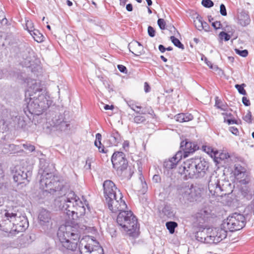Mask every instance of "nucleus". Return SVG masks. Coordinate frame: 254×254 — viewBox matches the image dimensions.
Here are the masks:
<instances>
[{
  "label": "nucleus",
  "mask_w": 254,
  "mask_h": 254,
  "mask_svg": "<svg viewBox=\"0 0 254 254\" xmlns=\"http://www.w3.org/2000/svg\"><path fill=\"white\" fill-rule=\"evenodd\" d=\"M39 82L35 80L28 82V88L25 92V102L27 111L31 114L39 115L47 110L52 103L49 96L41 93Z\"/></svg>",
  "instance_id": "f257e3e1"
},
{
  "label": "nucleus",
  "mask_w": 254,
  "mask_h": 254,
  "mask_svg": "<svg viewBox=\"0 0 254 254\" xmlns=\"http://www.w3.org/2000/svg\"><path fill=\"white\" fill-rule=\"evenodd\" d=\"M72 225H62L59 229L57 235L63 252H75L78 247L80 235L84 233L87 227L78 223L71 222Z\"/></svg>",
  "instance_id": "f03ea898"
},
{
  "label": "nucleus",
  "mask_w": 254,
  "mask_h": 254,
  "mask_svg": "<svg viewBox=\"0 0 254 254\" xmlns=\"http://www.w3.org/2000/svg\"><path fill=\"white\" fill-rule=\"evenodd\" d=\"M27 219L23 216L18 215L16 210L9 208L0 212V230L5 232H20L28 227Z\"/></svg>",
  "instance_id": "7ed1b4c3"
},
{
  "label": "nucleus",
  "mask_w": 254,
  "mask_h": 254,
  "mask_svg": "<svg viewBox=\"0 0 254 254\" xmlns=\"http://www.w3.org/2000/svg\"><path fill=\"white\" fill-rule=\"evenodd\" d=\"M60 207L68 216L71 223L75 222L78 216L83 215L85 208L83 202L74 192L70 191L61 198Z\"/></svg>",
  "instance_id": "20e7f679"
},
{
  "label": "nucleus",
  "mask_w": 254,
  "mask_h": 254,
  "mask_svg": "<svg viewBox=\"0 0 254 254\" xmlns=\"http://www.w3.org/2000/svg\"><path fill=\"white\" fill-rule=\"evenodd\" d=\"M38 174L40 175V187L44 191L54 194L62 190L64 183L59 176L46 168H41Z\"/></svg>",
  "instance_id": "39448f33"
},
{
  "label": "nucleus",
  "mask_w": 254,
  "mask_h": 254,
  "mask_svg": "<svg viewBox=\"0 0 254 254\" xmlns=\"http://www.w3.org/2000/svg\"><path fill=\"white\" fill-rule=\"evenodd\" d=\"M117 222L122 231L132 236L138 229L137 218L131 211H121L117 216Z\"/></svg>",
  "instance_id": "423d86ee"
},
{
  "label": "nucleus",
  "mask_w": 254,
  "mask_h": 254,
  "mask_svg": "<svg viewBox=\"0 0 254 254\" xmlns=\"http://www.w3.org/2000/svg\"><path fill=\"white\" fill-rule=\"evenodd\" d=\"M246 224V219L244 215L234 213L223 221L221 226L231 232H233L242 229Z\"/></svg>",
  "instance_id": "0eeeda50"
},
{
  "label": "nucleus",
  "mask_w": 254,
  "mask_h": 254,
  "mask_svg": "<svg viewBox=\"0 0 254 254\" xmlns=\"http://www.w3.org/2000/svg\"><path fill=\"white\" fill-rule=\"evenodd\" d=\"M227 229L221 226V228H215L207 230V232L210 235L206 237H200L199 239L198 233H197V239L202 242L208 244H217L226 238L227 235Z\"/></svg>",
  "instance_id": "6e6552de"
},
{
  "label": "nucleus",
  "mask_w": 254,
  "mask_h": 254,
  "mask_svg": "<svg viewBox=\"0 0 254 254\" xmlns=\"http://www.w3.org/2000/svg\"><path fill=\"white\" fill-rule=\"evenodd\" d=\"M111 161L113 168L116 170L119 176L127 177V171L128 166L127 160L125 154L122 152H115L112 156Z\"/></svg>",
  "instance_id": "1a4fd4ad"
},
{
  "label": "nucleus",
  "mask_w": 254,
  "mask_h": 254,
  "mask_svg": "<svg viewBox=\"0 0 254 254\" xmlns=\"http://www.w3.org/2000/svg\"><path fill=\"white\" fill-rule=\"evenodd\" d=\"M195 166L193 158L188 159L179 167L178 172L181 175H183V178L186 180L190 178H199V176L197 175L196 172Z\"/></svg>",
  "instance_id": "9d476101"
},
{
  "label": "nucleus",
  "mask_w": 254,
  "mask_h": 254,
  "mask_svg": "<svg viewBox=\"0 0 254 254\" xmlns=\"http://www.w3.org/2000/svg\"><path fill=\"white\" fill-rule=\"evenodd\" d=\"M117 196L115 198L111 197L105 200L109 209L113 213L121 212L127 208V205L124 200L123 199V194L120 191H118Z\"/></svg>",
  "instance_id": "9b49d317"
},
{
  "label": "nucleus",
  "mask_w": 254,
  "mask_h": 254,
  "mask_svg": "<svg viewBox=\"0 0 254 254\" xmlns=\"http://www.w3.org/2000/svg\"><path fill=\"white\" fill-rule=\"evenodd\" d=\"M78 248L80 254H104L103 249L99 243L92 239L84 246L80 243Z\"/></svg>",
  "instance_id": "f8f14e48"
},
{
  "label": "nucleus",
  "mask_w": 254,
  "mask_h": 254,
  "mask_svg": "<svg viewBox=\"0 0 254 254\" xmlns=\"http://www.w3.org/2000/svg\"><path fill=\"white\" fill-rule=\"evenodd\" d=\"M50 124L54 130L60 131H65L69 127V124L65 120L64 115L59 113L53 114Z\"/></svg>",
  "instance_id": "ddd939ff"
},
{
  "label": "nucleus",
  "mask_w": 254,
  "mask_h": 254,
  "mask_svg": "<svg viewBox=\"0 0 254 254\" xmlns=\"http://www.w3.org/2000/svg\"><path fill=\"white\" fill-rule=\"evenodd\" d=\"M13 171L14 181L17 183L18 184H24L26 185V183L29 182L28 174L30 175L31 173L27 171L25 167L17 166L14 168Z\"/></svg>",
  "instance_id": "4468645a"
},
{
  "label": "nucleus",
  "mask_w": 254,
  "mask_h": 254,
  "mask_svg": "<svg viewBox=\"0 0 254 254\" xmlns=\"http://www.w3.org/2000/svg\"><path fill=\"white\" fill-rule=\"evenodd\" d=\"M38 220L42 228L45 232H49L53 228V222L50 212L44 209L40 211Z\"/></svg>",
  "instance_id": "2eb2a0df"
},
{
  "label": "nucleus",
  "mask_w": 254,
  "mask_h": 254,
  "mask_svg": "<svg viewBox=\"0 0 254 254\" xmlns=\"http://www.w3.org/2000/svg\"><path fill=\"white\" fill-rule=\"evenodd\" d=\"M236 179L241 184H248L250 180L248 177L245 168L242 167L240 164H236L233 171Z\"/></svg>",
  "instance_id": "dca6fc26"
},
{
  "label": "nucleus",
  "mask_w": 254,
  "mask_h": 254,
  "mask_svg": "<svg viewBox=\"0 0 254 254\" xmlns=\"http://www.w3.org/2000/svg\"><path fill=\"white\" fill-rule=\"evenodd\" d=\"M16 114L15 113H12V114L10 115L11 121L8 123L5 121L4 124H6L7 127H13L15 129H24L27 125L24 118Z\"/></svg>",
  "instance_id": "f3484780"
},
{
  "label": "nucleus",
  "mask_w": 254,
  "mask_h": 254,
  "mask_svg": "<svg viewBox=\"0 0 254 254\" xmlns=\"http://www.w3.org/2000/svg\"><path fill=\"white\" fill-rule=\"evenodd\" d=\"M208 188L210 194L214 196H222L223 190L219 185V180L216 177H211L208 182Z\"/></svg>",
  "instance_id": "a211bd4d"
},
{
  "label": "nucleus",
  "mask_w": 254,
  "mask_h": 254,
  "mask_svg": "<svg viewBox=\"0 0 254 254\" xmlns=\"http://www.w3.org/2000/svg\"><path fill=\"white\" fill-rule=\"evenodd\" d=\"M104 194L105 200L111 197H116L120 191L116 187L115 184L111 180H106L103 183Z\"/></svg>",
  "instance_id": "6ab92c4d"
},
{
  "label": "nucleus",
  "mask_w": 254,
  "mask_h": 254,
  "mask_svg": "<svg viewBox=\"0 0 254 254\" xmlns=\"http://www.w3.org/2000/svg\"><path fill=\"white\" fill-rule=\"evenodd\" d=\"M193 162L196 165L195 169L197 175L199 178L204 176L206 171L208 168V163L201 158L195 157L193 158Z\"/></svg>",
  "instance_id": "aec40b11"
},
{
  "label": "nucleus",
  "mask_w": 254,
  "mask_h": 254,
  "mask_svg": "<svg viewBox=\"0 0 254 254\" xmlns=\"http://www.w3.org/2000/svg\"><path fill=\"white\" fill-rule=\"evenodd\" d=\"M180 147L183 151H182L183 157L185 158L199 148L196 143L188 141L187 140L181 142Z\"/></svg>",
  "instance_id": "412c9836"
},
{
  "label": "nucleus",
  "mask_w": 254,
  "mask_h": 254,
  "mask_svg": "<svg viewBox=\"0 0 254 254\" xmlns=\"http://www.w3.org/2000/svg\"><path fill=\"white\" fill-rule=\"evenodd\" d=\"M23 61H21L22 66L30 67L33 65L35 59L34 53L30 48H26L21 53Z\"/></svg>",
  "instance_id": "4be33fe9"
},
{
  "label": "nucleus",
  "mask_w": 254,
  "mask_h": 254,
  "mask_svg": "<svg viewBox=\"0 0 254 254\" xmlns=\"http://www.w3.org/2000/svg\"><path fill=\"white\" fill-rule=\"evenodd\" d=\"M183 158L182 151H178L175 155L168 160H166L163 163L164 168L167 169H172L176 167L178 163Z\"/></svg>",
  "instance_id": "5701e85b"
},
{
  "label": "nucleus",
  "mask_w": 254,
  "mask_h": 254,
  "mask_svg": "<svg viewBox=\"0 0 254 254\" xmlns=\"http://www.w3.org/2000/svg\"><path fill=\"white\" fill-rule=\"evenodd\" d=\"M190 187L189 186H180L177 190V193L180 199L183 200H188L190 194Z\"/></svg>",
  "instance_id": "b1692460"
},
{
  "label": "nucleus",
  "mask_w": 254,
  "mask_h": 254,
  "mask_svg": "<svg viewBox=\"0 0 254 254\" xmlns=\"http://www.w3.org/2000/svg\"><path fill=\"white\" fill-rule=\"evenodd\" d=\"M190 191H191V192H190V197H189V201L193 202L196 201L200 197L201 193L199 188L193 187V185H191L190 186Z\"/></svg>",
  "instance_id": "393cba45"
},
{
  "label": "nucleus",
  "mask_w": 254,
  "mask_h": 254,
  "mask_svg": "<svg viewBox=\"0 0 254 254\" xmlns=\"http://www.w3.org/2000/svg\"><path fill=\"white\" fill-rule=\"evenodd\" d=\"M238 23L242 26L248 25L251 19L248 13L245 11H242L238 15Z\"/></svg>",
  "instance_id": "a878e982"
},
{
  "label": "nucleus",
  "mask_w": 254,
  "mask_h": 254,
  "mask_svg": "<svg viewBox=\"0 0 254 254\" xmlns=\"http://www.w3.org/2000/svg\"><path fill=\"white\" fill-rule=\"evenodd\" d=\"M131 47L132 51L129 49L130 52L136 56H139L143 53V47L140 43L137 41H135L134 43H132Z\"/></svg>",
  "instance_id": "bb28decb"
},
{
  "label": "nucleus",
  "mask_w": 254,
  "mask_h": 254,
  "mask_svg": "<svg viewBox=\"0 0 254 254\" xmlns=\"http://www.w3.org/2000/svg\"><path fill=\"white\" fill-rule=\"evenodd\" d=\"M176 120L180 123L191 121L193 119V116L189 113H180L175 116Z\"/></svg>",
  "instance_id": "cd10ccee"
},
{
  "label": "nucleus",
  "mask_w": 254,
  "mask_h": 254,
  "mask_svg": "<svg viewBox=\"0 0 254 254\" xmlns=\"http://www.w3.org/2000/svg\"><path fill=\"white\" fill-rule=\"evenodd\" d=\"M162 212L168 218H173L175 215V212L172 207L168 205L164 206L162 210Z\"/></svg>",
  "instance_id": "c85d7f7f"
},
{
  "label": "nucleus",
  "mask_w": 254,
  "mask_h": 254,
  "mask_svg": "<svg viewBox=\"0 0 254 254\" xmlns=\"http://www.w3.org/2000/svg\"><path fill=\"white\" fill-rule=\"evenodd\" d=\"M121 137L119 133L116 130L113 131L111 134L110 139L111 144L113 145L116 146L121 141Z\"/></svg>",
  "instance_id": "c756f323"
},
{
  "label": "nucleus",
  "mask_w": 254,
  "mask_h": 254,
  "mask_svg": "<svg viewBox=\"0 0 254 254\" xmlns=\"http://www.w3.org/2000/svg\"><path fill=\"white\" fill-rule=\"evenodd\" d=\"M34 40L38 43H41L44 41V37L38 30L33 29V30L30 33Z\"/></svg>",
  "instance_id": "7c9ffc66"
},
{
  "label": "nucleus",
  "mask_w": 254,
  "mask_h": 254,
  "mask_svg": "<svg viewBox=\"0 0 254 254\" xmlns=\"http://www.w3.org/2000/svg\"><path fill=\"white\" fill-rule=\"evenodd\" d=\"M217 108L220 109L223 111H226L227 109V106L225 103H223L221 100L219 99L218 97H215V105Z\"/></svg>",
  "instance_id": "2f4dec72"
},
{
  "label": "nucleus",
  "mask_w": 254,
  "mask_h": 254,
  "mask_svg": "<svg viewBox=\"0 0 254 254\" xmlns=\"http://www.w3.org/2000/svg\"><path fill=\"white\" fill-rule=\"evenodd\" d=\"M178 224L174 221L167 222L166 223V226L171 234H173L175 228L177 227Z\"/></svg>",
  "instance_id": "473e14b6"
},
{
  "label": "nucleus",
  "mask_w": 254,
  "mask_h": 254,
  "mask_svg": "<svg viewBox=\"0 0 254 254\" xmlns=\"http://www.w3.org/2000/svg\"><path fill=\"white\" fill-rule=\"evenodd\" d=\"M170 39L175 46L182 50L184 49L185 48L184 45L178 39L176 38L174 36H172L170 37Z\"/></svg>",
  "instance_id": "72a5a7b5"
},
{
  "label": "nucleus",
  "mask_w": 254,
  "mask_h": 254,
  "mask_svg": "<svg viewBox=\"0 0 254 254\" xmlns=\"http://www.w3.org/2000/svg\"><path fill=\"white\" fill-rule=\"evenodd\" d=\"M202 18L200 16L198 15L195 19L194 20V24L195 26V27L198 30H201V27H202Z\"/></svg>",
  "instance_id": "f704fd0d"
},
{
  "label": "nucleus",
  "mask_w": 254,
  "mask_h": 254,
  "mask_svg": "<svg viewBox=\"0 0 254 254\" xmlns=\"http://www.w3.org/2000/svg\"><path fill=\"white\" fill-rule=\"evenodd\" d=\"M146 121V118L145 117L141 115L135 116L133 118V122L137 124H143Z\"/></svg>",
  "instance_id": "c9c22d12"
},
{
  "label": "nucleus",
  "mask_w": 254,
  "mask_h": 254,
  "mask_svg": "<svg viewBox=\"0 0 254 254\" xmlns=\"http://www.w3.org/2000/svg\"><path fill=\"white\" fill-rule=\"evenodd\" d=\"M126 102L128 106V107L131 109L133 111H134L135 113L139 114L140 112L139 111L136 110L135 109V106L137 104V102H135V101L129 100L126 101Z\"/></svg>",
  "instance_id": "e433bc0d"
},
{
  "label": "nucleus",
  "mask_w": 254,
  "mask_h": 254,
  "mask_svg": "<svg viewBox=\"0 0 254 254\" xmlns=\"http://www.w3.org/2000/svg\"><path fill=\"white\" fill-rule=\"evenodd\" d=\"M219 37L221 40L224 39L225 41H229L231 38L229 34L224 31H222L219 33Z\"/></svg>",
  "instance_id": "4c0bfd02"
},
{
  "label": "nucleus",
  "mask_w": 254,
  "mask_h": 254,
  "mask_svg": "<svg viewBox=\"0 0 254 254\" xmlns=\"http://www.w3.org/2000/svg\"><path fill=\"white\" fill-rule=\"evenodd\" d=\"M245 84H236L235 88L238 90V92L242 95H245L247 93L246 90L244 89V86H245Z\"/></svg>",
  "instance_id": "58836bf2"
},
{
  "label": "nucleus",
  "mask_w": 254,
  "mask_h": 254,
  "mask_svg": "<svg viewBox=\"0 0 254 254\" xmlns=\"http://www.w3.org/2000/svg\"><path fill=\"white\" fill-rule=\"evenodd\" d=\"M202 5L207 8H210L213 6L214 3L211 0H202L201 1Z\"/></svg>",
  "instance_id": "ea45409f"
},
{
  "label": "nucleus",
  "mask_w": 254,
  "mask_h": 254,
  "mask_svg": "<svg viewBox=\"0 0 254 254\" xmlns=\"http://www.w3.org/2000/svg\"><path fill=\"white\" fill-rule=\"evenodd\" d=\"M157 24L161 30L166 29V23L164 19L159 18L157 21Z\"/></svg>",
  "instance_id": "a19ab883"
},
{
  "label": "nucleus",
  "mask_w": 254,
  "mask_h": 254,
  "mask_svg": "<svg viewBox=\"0 0 254 254\" xmlns=\"http://www.w3.org/2000/svg\"><path fill=\"white\" fill-rule=\"evenodd\" d=\"M235 51L236 54L243 57H246L248 55V51L247 50H240L236 49Z\"/></svg>",
  "instance_id": "79ce46f5"
},
{
  "label": "nucleus",
  "mask_w": 254,
  "mask_h": 254,
  "mask_svg": "<svg viewBox=\"0 0 254 254\" xmlns=\"http://www.w3.org/2000/svg\"><path fill=\"white\" fill-rule=\"evenodd\" d=\"M26 27L29 33L33 30V24L31 20H27L26 21Z\"/></svg>",
  "instance_id": "37998d69"
},
{
  "label": "nucleus",
  "mask_w": 254,
  "mask_h": 254,
  "mask_svg": "<svg viewBox=\"0 0 254 254\" xmlns=\"http://www.w3.org/2000/svg\"><path fill=\"white\" fill-rule=\"evenodd\" d=\"M102 135L100 133H98L96 134V140L94 142V144L96 146H98V145H102L101 143Z\"/></svg>",
  "instance_id": "c03bdc74"
},
{
  "label": "nucleus",
  "mask_w": 254,
  "mask_h": 254,
  "mask_svg": "<svg viewBox=\"0 0 254 254\" xmlns=\"http://www.w3.org/2000/svg\"><path fill=\"white\" fill-rule=\"evenodd\" d=\"M243 119L247 122L250 123L252 122V114L251 112L249 111L244 117Z\"/></svg>",
  "instance_id": "a18cd8bd"
},
{
  "label": "nucleus",
  "mask_w": 254,
  "mask_h": 254,
  "mask_svg": "<svg viewBox=\"0 0 254 254\" xmlns=\"http://www.w3.org/2000/svg\"><path fill=\"white\" fill-rule=\"evenodd\" d=\"M220 12L223 16L227 15V10L225 5L222 3L220 6Z\"/></svg>",
  "instance_id": "49530a36"
},
{
  "label": "nucleus",
  "mask_w": 254,
  "mask_h": 254,
  "mask_svg": "<svg viewBox=\"0 0 254 254\" xmlns=\"http://www.w3.org/2000/svg\"><path fill=\"white\" fill-rule=\"evenodd\" d=\"M7 71L6 69H1L0 68V79L4 77H8L9 76V73H7ZM10 75V73H9Z\"/></svg>",
  "instance_id": "de8ad7c7"
},
{
  "label": "nucleus",
  "mask_w": 254,
  "mask_h": 254,
  "mask_svg": "<svg viewBox=\"0 0 254 254\" xmlns=\"http://www.w3.org/2000/svg\"><path fill=\"white\" fill-rule=\"evenodd\" d=\"M23 147L24 149L32 152L35 150V146L30 144H23Z\"/></svg>",
  "instance_id": "09e8293b"
},
{
  "label": "nucleus",
  "mask_w": 254,
  "mask_h": 254,
  "mask_svg": "<svg viewBox=\"0 0 254 254\" xmlns=\"http://www.w3.org/2000/svg\"><path fill=\"white\" fill-rule=\"evenodd\" d=\"M148 33L149 36L151 37H154L155 36V31L154 29L151 26L148 27Z\"/></svg>",
  "instance_id": "8fccbe9b"
},
{
  "label": "nucleus",
  "mask_w": 254,
  "mask_h": 254,
  "mask_svg": "<svg viewBox=\"0 0 254 254\" xmlns=\"http://www.w3.org/2000/svg\"><path fill=\"white\" fill-rule=\"evenodd\" d=\"M220 159L221 160H224L228 159L230 157V155L227 152H222L219 155Z\"/></svg>",
  "instance_id": "3c124183"
},
{
  "label": "nucleus",
  "mask_w": 254,
  "mask_h": 254,
  "mask_svg": "<svg viewBox=\"0 0 254 254\" xmlns=\"http://www.w3.org/2000/svg\"><path fill=\"white\" fill-rule=\"evenodd\" d=\"M212 26L215 29H220L221 27V23L220 21H216L212 23Z\"/></svg>",
  "instance_id": "603ef678"
},
{
  "label": "nucleus",
  "mask_w": 254,
  "mask_h": 254,
  "mask_svg": "<svg viewBox=\"0 0 254 254\" xmlns=\"http://www.w3.org/2000/svg\"><path fill=\"white\" fill-rule=\"evenodd\" d=\"M118 69L123 73H127V70L126 68V67L123 65L122 64H119L118 65Z\"/></svg>",
  "instance_id": "864d4df0"
},
{
  "label": "nucleus",
  "mask_w": 254,
  "mask_h": 254,
  "mask_svg": "<svg viewBox=\"0 0 254 254\" xmlns=\"http://www.w3.org/2000/svg\"><path fill=\"white\" fill-rule=\"evenodd\" d=\"M129 146V142L127 140L124 141L123 144V148H124V150L126 151H128Z\"/></svg>",
  "instance_id": "5fc2aeb1"
},
{
  "label": "nucleus",
  "mask_w": 254,
  "mask_h": 254,
  "mask_svg": "<svg viewBox=\"0 0 254 254\" xmlns=\"http://www.w3.org/2000/svg\"><path fill=\"white\" fill-rule=\"evenodd\" d=\"M209 26L208 23L204 21H202L201 30L203 29L205 31H208L209 29Z\"/></svg>",
  "instance_id": "6e6d98bb"
},
{
  "label": "nucleus",
  "mask_w": 254,
  "mask_h": 254,
  "mask_svg": "<svg viewBox=\"0 0 254 254\" xmlns=\"http://www.w3.org/2000/svg\"><path fill=\"white\" fill-rule=\"evenodd\" d=\"M229 130L235 135H237L239 133L238 129L234 127H230Z\"/></svg>",
  "instance_id": "4d7b16f0"
},
{
  "label": "nucleus",
  "mask_w": 254,
  "mask_h": 254,
  "mask_svg": "<svg viewBox=\"0 0 254 254\" xmlns=\"http://www.w3.org/2000/svg\"><path fill=\"white\" fill-rule=\"evenodd\" d=\"M242 102L246 106L250 105V100L246 97H243L242 98Z\"/></svg>",
  "instance_id": "13d9d810"
},
{
  "label": "nucleus",
  "mask_w": 254,
  "mask_h": 254,
  "mask_svg": "<svg viewBox=\"0 0 254 254\" xmlns=\"http://www.w3.org/2000/svg\"><path fill=\"white\" fill-rule=\"evenodd\" d=\"M153 181H154L155 183H158L160 181L161 178L160 176L158 175H155L153 177Z\"/></svg>",
  "instance_id": "bf43d9fd"
},
{
  "label": "nucleus",
  "mask_w": 254,
  "mask_h": 254,
  "mask_svg": "<svg viewBox=\"0 0 254 254\" xmlns=\"http://www.w3.org/2000/svg\"><path fill=\"white\" fill-rule=\"evenodd\" d=\"M169 30L172 33V34L174 35H175L176 33H178V31L174 26H171L170 27Z\"/></svg>",
  "instance_id": "052dcab7"
},
{
  "label": "nucleus",
  "mask_w": 254,
  "mask_h": 254,
  "mask_svg": "<svg viewBox=\"0 0 254 254\" xmlns=\"http://www.w3.org/2000/svg\"><path fill=\"white\" fill-rule=\"evenodd\" d=\"M150 87L147 82L144 83V91L146 93L150 91Z\"/></svg>",
  "instance_id": "680f3d73"
},
{
  "label": "nucleus",
  "mask_w": 254,
  "mask_h": 254,
  "mask_svg": "<svg viewBox=\"0 0 254 254\" xmlns=\"http://www.w3.org/2000/svg\"><path fill=\"white\" fill-rule=\"evenodd\" d=\"M96 147L98 148V150L100 152H102V153H106V152L104 150V145H98V146H96Z\"/></svg>",
  "instance_id": "e2e57ef3"
},
{
  "label": "nucleus",
  "mask_w": 254,
  "mask_h": 254,
  "mask_svg": "<svg viewBox=\"0 0 254 254\" xmlns=\"http://www.w3.org/2000/svg\"><path fill=\"white\" fill-rule=\"evenodd\" d=\"M153 113H154V112L152 110V109L151 108H150L149 109H147L146 111H145L144 112H142V113H141V114H150V115H152V114Z\"/></svg>",
  "instance_id": "0e129e2a"
},
{
  "label": "nucleus",
  "mask_w": 254,
  "mask_h": 254,
  "mask_svg": "<svg viewBox=\"0 0 254 254\" xmlns=\"http://www.w3.org/2000/svg\"><path fill=\"white\" fill-rule=\"evenodd\" d=\"M158 49L161 53H164L166 50V48L162 45H160L158 47Z\"/></svg>",
  "instance_id": "69168bd1"
},
{
  "label": "nucleus",
  "mask_w": 254,
  "mask_h": 254,
  "mask_svg": "<svg viewBox=\"0 0 254 254\" xmlns=\"http://www.w3.org/2000/svg\"><path fill=\"white\" fill-rule=\"evenodd\" d=\"M126 9L128 11H131L132 10V5L130 3H128L126 5Z\"/></svg>",
  "instance_id": "338daca9"
},
{
  "label": "nucleus",
  "mask_w": 254,
  "mask_h": 254,
  "mask_svg": "<svg viewBox=\"0 0 254 254\" xmlns=\"http://www.w3.org/2000/svg\"><path fill=\"white\" fill-rule=\"evenodd\" d=\"M4 22L6 23L7 22V19L4 17L3 16L0 15V24Z\"/></svg>",
  "instance_id": "774afa93"
}]
</instances>
